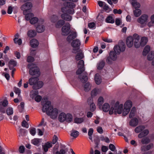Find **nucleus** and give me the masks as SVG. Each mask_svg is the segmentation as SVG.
I'll use <instances>...</instances> for the list:
<instances>
[{
    "label": "nucleus",
    "instance_id": "1",
    "mask_svg": "<svg viewBox=\"0 0 154 154\" xmlns=\"http://www.w3.org/2000/svg\"><path fill=\"white\" fill-rule=\"evenodd\" d=\"M42 103L43 106L42 110L43 112H46L47 115L52 119H55L57 117L59 110L56 108H53L51 102L48 100L47 98L45 97L42 99Z\"/></svg>",
    "mask_w": 154,
    "mask_h": 154
},
{
    "label": "nucleus",
    "instance_id": "2",
    "mask_svg": "<svg viewBox=\"0 0 154 154\" xmlns=\"http://www.w3.org/2000/svg\"><path fill=\"white\" fill-rule=\"evenodd\" d=\"M139 36L137 34H134L133 36H130L127 38L126 44L128 47L131 48L133 45L134 42L135 47L137 48H138L140 47L139 43Z\"/></svg>",
    "mask_w": 154,
    "mask_h": 154
},
{
    "label": "nucleus",
    "instance_id": "3",
    "mask_svg": "<svg viewBox=\"0 0 154 154\" xmlns=\"http://www.w3.org/2000/svg\"><path fill=\"white\" fill-rule=\"evenodd\" d=\"M123 105L120 104L119 101H117L115 104L114 107L112 106L110 108L109 114L110 115H112L114 113L116 115L120 114L122 113L123 114Z\"/></svg>",
    "mask_w": 154,
    "mask_h": 154
},
{
    "label": "nucleus",
    "instance_id": "4",
    "mask_svg": "<svg viewBox=\"0 0 154 154\" xmlns=\"http://www.w3.org/2000/svg\"><path fill=\"white\" fill-rule=\"evenodd\" d=\"M58 120L61 123L66 122L70 123L72 121L73 117L72 115L70 113H66L62 112L59 114Z\"/></svg>",
    "mask_w": 154,
    "mask_h": 154
},
{
    "label": "nucleus",
    "instance_id": "5",
    "mask_svg": "<svg viewBox=\"0 0 154 154\" xmlns=\"http://www.w3.org/2000/svg\"><path fill=\"white\" fill-rule=\"evenodd\" d=\"M132 105V102L131 100H128L126 101L124 105L123 116H125L129 113Z\"/></svg>",
    "mask_w": 154,
    "mask_h": 154
},
{
    "label": "nucleus",
    "instance_id": "6",
    "mask_svg": "<svg viewBox=\"0 0 154 154\" xmlns=\"http://www.w3.org/2000/svg\"><path fill=\"white\" fill-rule=\"evenodd\" d=\"M149 16L146 14H143L137 19V22L140 24V27H143L146 26L148 21Z\"/></svg>",
    "mask_w": 154,
    "mask_h": 154
},
{
    "label": "nucleus",
    "instance_id": "7",
    "mask_svg": "<svg viewBox=\"0 0 154 154\" xmlns=\"http://www.w3.org/2000/svg\"><path fill=\"white\" fill-rule=\"evenodd\" d=\"M28 67L30 69L29 73L30 75H34L37 74L39 75V70L36 64L33 63L29 64Z\"/></svg>",
    "mask_w": 154,
    "mask_h": 154
},
{
    "label": "nucleus",
    "instance_id": "8",
    "mask_svg": "<svg viewBox=\"0 0 154 154\" xmlns=\"http://www.w3.org/2000/svg\"><path fill=\"white\" fill-rule=\"evenodd\" d=\"M114 52L117 54H119L122 51H123L125 49V46L123 43L119 44L115 46Z\"/></svg>",
    "mask_w": 154,
    "mask_h": 154
},
{
    "label": "nucleus",
    "instance_id": "9",
    "mask_svg": "<svg viewBox=\"0 0 154 154\" xmlns=\"http://www.w3.org/2000/svg\"><path fill=\"white\" fill-rule=\"evenodd\" d=\"M71 45L73 48V51H76L80 48L81 42L79 39H76L73 40Z\"/></svg>",
    "mask_w": 154,
    "mask_h": 154
},
{
    "label": "nucleus",
    "instance_id": "10",
    "mask_svg": "<svg viewBox=\"0 0 154 154\" xmlns=\"http://www.w3.org/2000/svg\"><path fill=\"white\" fill-rule=\"evenodd\" d=\"M32 7V4L30 2H27L23 5L21 7V9L23 11L24 14H26V13L30 10Z\"/></svg>",
    "mask_w": 154,
    "mask_h": 154
},
{
    "label": "nucleus",
    "instance_id": "11",
    "mask_svg": "<svg viewBox=\"0 0 154 154\" xmlns=\"http://www.w3.org/2000/svg\"><path fill=\"white\" fill-rule=\"evenodd\" d=\"M84 61L82 60H80L78 64V70L76 71L77 74H81L84 70Z\"/></svg>",
    "mask_w": 154,
    "mask_h": 154
},
{
    "label": "nucleus",
    "instance_id": "12",
    "mask_svg": "<svg viewBox=\"0 0 154 154\" xmlns=\"http://www.w3.org/2000/svg\"><path fill=\"white\" fill-rule=\"evenodd\" d=\"M70 25L69 23H66L62 28V34L64 35H68L69 32Z\"/></svg>",
    "mask_w": 154,
    "mask_h": 154
},
{
    "label": "nucleus",
    "instance_id": "13",
    "mask_svg": "<svg viewBox=\"0 0 154 154\" xmlns=\"http://www.w3.org/2000/svg\"><path fill=\"white\" fill-rule=\"evenodd\" d=\"M63 5L64 6L61 8V11L62 12L64 13L67 11V8H74L75 6L74 4L73 3L69 2H65L63 3Z\"/></svg>",
    "mask_w": 154,
    "mask_h": 154
},
{
    "label": "nucleus",
    "instance_id": "14",
    "mask_svg": "<svg viewBox=\"0 0 154 154\" xmlns=\"http://www.w3.org/2000/svg\"><path fill=\"white\" fill-rule=\"evenodd\" d=\"M43 20H39L38 23V25L36 28V30L38 32H42L45 29V27L43 25Z\"/></svg>",
    "mask_w": 154,
    "mask_h": 154
},
{
    "label": "nucleus",
    "instance_id": "15",
    "mask_svg": "<svg viewBox=\"0 0 154 154\" xmlns=\"http://www.w3.org/2000/svg\"><path fill=\"white\" fill-rule=\"evenodd\" d=\"M99 109L105 112H107L108 111H109L110 108L109 104L108 103H106L103 106H102L101 108H99Z\"/></svg>",
    "mask_w": 154,
    "mask_h": 154
},
{
    "label": "nucleus",
    "instance_id": "16",
    "mask_svg": "<svg viewBox=\"0 0 154 154\" xmlns=\"http://www.w3.org/2000/svg\"><path fill=\"white\" fill-rule=\"evenodd\" d=\"M77 36V34L75 32H71V33L67 37V40L68 42H70L73 39L76 38Z\"/></svg>",
    "mask_w": 154,
    "mask_h": 154
},
{
    "label": "nucleus",
    "instance_id": "17",
    "mask_svg": "<svg viewBox=\"0 0 154 154\" xmlns=\"http://www.w3.org/2000/svg\"><path fill=\"white\" fill-rule=\"evenodd\" d=\"M52 146V144L51 142H47L42 145V147L44 151L46 152L48 151V149L51 147Z\"/></svg>",
    "mask_w": 154,
    "mask_h": 154
},
{
    "label": "nucleus",
    "instance_id": "18",
    "mask_svg": "<svg viewBox=\"0 0 154 154\" xmlns=\"http://www.w3.org/2000/svg\"><path fill=\"white\" fill-rule=\"evenodd\" d=\"M61 17L62 19L67 21H70L72 19L71 16L66 14H62Z\"/></svg>",
    "mask_w": 154,
    "mask_h": 154
},
{
    "label": "nucleus",
    "instance_id": "19",
    "mask_svg": "<svg viewBox=\"0 0 154 154\" xmlns=\"http://www.w3.org/2000/svg\"><path fill=\"white\" fill-rule=\"evenodd\" d=\"M84 57L83 54L81 50H80L75 56L76 60H79L83 58Z\"/></svg>",
    "mask_w": 154,
    "mask_h": 154
},
{
    "label": "nucleus",
    "instance_id": "20",
    "mask_svg": "<svg viewBox=\"0 0 154 154\" xmlns=\"http://www.w3.org/2000/svg\"><path fill=\"white\" fill-rule=\"evenodd\" d=\"M17 65L16 62L14 60H11L9 62L8 66L10 69H13V67Z\"/></svg>",
    "mask_w": 154,
    "mask_h": 154
},
{
    "label": "nucleus",
    "instance_id": "21",
    "mask_svg": "<svg viewBox=\"0 0 154 154\" xmlns=\"http://www.w3.org/2000/svg\"><path fill=\"white\" fill-rule=\"evenodd\" d=\"M43 85V83L42 82H37L35 83L34 85H33V87L36 89H37L42 88Z\"/></svg>",
    "mask_w": 154,
    "mask_h": 154
},
{
    "label": "nucleus",
    "instance_id": "22",
    "mask_svg": "<svg viewBox=\"0 0 154 154\" xmlns=\"http://www.w3.org/2000/svg\"><path fill=\"white\" fill-rule=\"evenodd\" d=\"M153 146V144L151 143L146 146H142L141 148V149L142 151H145L150 149Z\"/></svg>",
    "mask_w": 154,
    "mask_h": 154
},
{
    "label": "nucleus",
    "instance_id": "23",
    "mask_svg": "<svg viewBox=\"0 0 154 154\" xmlns=\"http://www.w3.org/2000/svg\"><path fill=\"white\" fill-rule=\"evenodd\" d=\"M42 140L38 138H34L31 140V143L32 144L37 146L40 144Z\"/></svg>",
    "mask_w": 154,
    "mask_h": 154
},
{
    "label": "nucleus",
    "instance_id": "24",
    "mask_svg": "<svg viewBox=\"0 0 154 154\" xmlns=\"http://www.w3.org/2000/svg\"><path fill=\"white\" fill-rule=\"evenodd\" d=\"M138 123V119L136 118H134L130 121L129 124L132 126H135L137 125Z\"/></svg>",
    "mask_w": 154,
    "mask_h": 154
},
{
    "label": "nucleus",
    "instance_id": "25",
    "mask_svg": "<svg viewBox=\"0 0 154 154\" xmlns=\"http://www.w3.org/2000/svg\"><path fill=\"white\" fill-rule=\"evenodd\" d=\"M30 44L32 47L36 48L38 45V42L37 40L33 39L30 41Z\"/></svg>",
    "mask_w": 154,
    "mask_h": 154
},
{
    "label": "nucleus",
    "instance_id": "26",
    "mask_svg": "<svg viewBox=\"0 0 154 154\" xmlns=\"http://www.w3.org/2000/svg\"><path fill=\"white\" fill-rule=\"evenodd\" d=\"M148 42V38L145 37H142L141 39L140 43L139 44L142 46H144Z\"/></svg>",
    "mask_w": 154,
    "mask_h": 154
},
{
    "label": "nucleus",
    "instance_id": "27",
    "mask_svg": "<svg viewBox=\"0 0 154 154\" xmlns=\"http://www.w3.org/2000/svg\"><path fill=\"white\" fill-rule=\"evenodd\" d=\"M149 133V131L147 130H145L143 131L140 133L138 135V137L141 138L146 136Z\"/></svg>",
    "mask_w": 154,
    "mask_h": 154
},
{
    "label": "nucleus",
    "instance_id": "28",
    "mask_svg": "<svg viewBox=\"0 0 154 154\" xmlns=\"http://www.w3.org/2000/svg\"><path fill=\"white\" fill-rule=\"evenodd\" d=\"M95 81L97 85L100 84L101 82V79L100 75L98 74H96L95 75Z\"/></svg>",
    "mask_w": 154,
    "mask_h": 154
},
{
    "label": "nucleus",
    "instance_id": "29",
    "mask_svg": "<svg viewBox=\"0 0 154 154\" xmlns=\"http://www.w3.org/2000/svg\"><path fill=\"white\" fill-rule=\"evenodd\" d=\"M132 6L135 9L139 8L140 7V4L137 2L136 0H131Z\"/></svg>",
    "mask_w": 154,
    "mask_h": 154
},
{
    "label": "nucleus",
    "instance_id": "30",
    "mask_svg": "<svg viewBox=\"0 0 154 154\" xmlns=\"http://www.w3.org/2000/svg\"><path fill=\"white\" fill-rule=\"evenodd\" d=\"M104 102V99L102 97H100L97 100V106L99 108H101L102 104Z\"/></svg>",
    "mask_w": 154,
    "mask_h": 154
},
{
    "label": "nucleus",
    "instance_id": "31",
    "mask_svg": "<svg viewBox=\"0 0 154 154\" xmlns=\"http://www.w3.org/2000/svg\"><path fill=\"white\" fill-rule=\"evenodd\" d=\"M38 81L37 78H32L29 79V83L30 85H34L35 83Z\"/></svg>",
    "mask_w": 154,
    "mask_h": 154
},
{
    "label": "nucleus",
    "instance_id": "32",
    "mask_svg": "<svg viewBox=\"0 0 154 154\" xmlns=\"http://www.w3.org/2000/svg\"><path fill=\"white\" fill-rule=\"evenodd\" d=\"M116 54L113 51H111L109 53L110 58L113 60H116L117 58Z\"/></svg>",
    "mask_w": 154,
    "mask_h": 154
},
{
    "label": "nucleus",
    "instance_id": "33",
    "mask_svg": "<svg viewBox=\"0 0 154 154\" xmlns=\"http://www.w3.org/2000/svg\"><path fill=\"white\" fill-rule=\"evenodd\" d=\"M150 50V47L149 45H146L145 47L143 54V55L146 56Z\"/></svg>",
    "mask_w": 154,
    "mask_h": 154
},
{
    "label": "nucleus",
    "instance_id": "34",
    "mask_svg": "<svg viewBox=\"0 0 154 154\" xmlns=\"http://www.w3.org/2000/svg\"><path fill=\"white\" fill-rule=\"evenodd\" d=\"M106 22L109 23H114V20L113 18L111 16H108L106 19Z\"/></svg>",
    "mask_w": 154,
    "mask_h": 154
},
{
    "label": "nucleus",
    "instance_id": "35",
    "mask_svg": "<svg viewBox=\"0 0 154 154\" xmlns=\"http://www.w3.org/2000/svg\"><path fill=\"white\" fill-rule=\"evenodd\" d=\"M154 58V51H151L147 56V59L149 61L152 60Z\"/></svg>",
    "mask_w": 154,
    "mask_h": 154
},
{
    "label": "nucleus",
    "instance_id": "36",
    "mask_svg": "<svg viewBox=\"0 0 154 154\" xmlns=\"http://www.w3.org/2000/svg\"><path fill=\"white\" fill-rule=\"evenodd\" d=\"M38 94V92L37 90L32 91L30 93V97L32 98H35Z\"/></svg>",
    "mask_w": 154,
    "mask_h": 154
},
{
    "label": "nucleus",
    "instance_id": "37",
    "mask_svg": "<svg viewBox=\"0 0 154 154\" xmlns=\"http://www.w3.org/2000/svg\"><path fill=\"white\" fill-rule=\"evenodd\" d=\"M79 135V132L74 130H72L71 133V136L74 138H76Z\"/></svg>",
    "mask_w": 154,
    "mask_h": 154
},
{
    "label": "nucleus",
    "instance_id": "38",
    "mask_svg": "<svg viewBox=\"0 0 154 154\" xmlns=\"http://www.w3.org/2000/svg\"><path fill=\"white\" fill-rule=\"evenodd\" d=\"M24 15H25L26 19L27 20H30L34 16L33 14L31 13H29L28 14L26 13V14Z\"/></svg>",
    "mask_w": 154,
    "mask_h": 154
},
{
    "label": "nucleus",
    "instance_id": "39",
    "mask_svg": "<svg viewBox=\"0 0 154 154\" xmlns=\"http://www.w3.org/2000/svg\"><path fill=\"white\" fill-rule=\"evenodd\" d=\"M27 35L30 37H33L36 35V32L35 30H29L28 32Z\"/></svg>",
    "mask_w": 154,
    "mask_h": 154
},
{
    "label": "nucleus",
    "instance_id": "40",
    "mask_svg": "<svg viewBox=\"0 0 154 154\" xmlns=\"http://www.w3.org/2000/svg\"><path fill=\"white\" fill-rule=\"evenodd\" d=\"M100 91L99 89L95 88L91 92V96L92 97H94L98 94Z\"/></svg>",
    "mask_w": 154,
    "mask_h": 154
},
{
    "label": "nucleus",
    "instance_id": "41",
    "mask_svg": "<svg viewBox=\"0 0 154 154\" xmlns=\"http://www.w3.org/2000/svg\"><path fill=\"white\" fill-rule=\"evenodd\" d=\"M136 111V108L134 107H133L131 109L129 114V118H131L134 116Z\"/></svg>",
    "mask_w": 154,
    "mask_h": 154
},
{
    "label": "nucleus",
    "instance_id": "42",
    "mask_svg": "<svg viewBox=\"0 0 154 154\" xmlns=\"http://www.w3.org/2000/svg\"><path fill=\"white\" fill-rule=\"evenodd\" d=\"M150 141L149 139L147 137H146L143 138L141 140V142L143 144H146L149 143Z\"/></svg>",
    "mask_w": 154,
    "mask_h": 154
},
{
    "label": "nucleus",
    "instance_id": "43",
    "mask_svg": "<svg viewBox=\"0 0 154 154\" xmlns=\"http://www.w3.org/2000/svg\"><path fill=\"white\" fill-rule=\"evenodd\" d=\"M145 127L143 126H139L135 129V131L137 133H138L144 129Z\"/></svg>",
    "mask_w": 154,
    "mask_h": 154
},
{
    "label": "nucleus",
    "instance_id": "44",
    "mask_svg": "<svg viewBox=\"0 0 154 154\" xmlns=\"http://www.w3.org/2000/svg\"><path fill=\"white\" fill-rule=\"evenodd\" d=\"M105 63L103 61H100L97 65V69H102L104 67Z\"/></svg>",
    "mask_w": 154,
    "mask_h": 154
},
{
    "label": "nucleus",
    "instance_id": "45",
    "mask_svg": "<svg viewBox=\"0 0 154 154\" xmlns=\"http://www.w3.org/2000/svg\"><path fill=\"white\" fill-rule=\"evenodd\" d=\"M8 104V102L6 100H4L0 102V106L3 107H6Z\"/></svg>",
    "mask_w": 154,
    "mask_h": 154
},
{
    "label": "nucleus",
    "instance_id": "46",
    "mask_svg": "<svg viewBox=\"0 0 154 154\" xmlns=\"http://www.w3.org/2000/svg\"><path fill=\"white\" fill-rule=\"evenodd\" d=\"M91 88V85L89 83H86L84 85V90L86 91H89Z\"/></svg>",
    "mask_w": 154,
    "mask_h": 154
},
{
    "label": "nucleus",
    "instance_id": "47",
    "mask_svg": "<svg viewBox=\"0 0 154 154\" xmlns=\"http://www.w3.org/2000/svg\"><path fill=\"white\" fill-rule=\"evenodd\" d=\"M65 23V21L63 20H60L58 21L56 24V27H59L63 26Z\"/></svg>",
    "mask_w": 154,
    "mask_h": 154
},
{
    "label": "nucleus",
    "instance_id": "48",
    "mask_svg": "<svg viewBox=\"0 0 154 154\" xmlns=\"http://www.w3.org/2000/svg\"><path fill=\"white\" fill-rule=\"evenodd\" d=\"M84 120L83 118H76L74 119V122L77 124H80Z\"/></svg>",
    "mask_w": 154,
    "mask_h": 154
},
{
    "label": "nucleus",
    "instance_id": "49",
    "mask_svg": "<svg viewBox=\"0 0 154 154\" xmlns=\"http://www.w3.org/2000/svg\"><path fill=\"white\" fill-rule=\"evenodd\" d=\"M141 11L139 9H136L134 11V14L136 17L139 16L141 14Z\"/></svg>",
    "mask_w": 154,
    "mask_h": 154
},
{
    "label": "nucleus",
    "instance_id": "50",
    "mask_svg": "<svg viewBox=\"0 0 154 154\" xmlns=\"http://www.w3.org/2000/svg\"><path fill=\"white\" fill-rule=\"evenodd\" d=\"M6 113L8 115H11L13 113V109L11 107H8L6 110Z\"/></svg>",
    "mask_w": 154,
    "mask_h": 154
},
{
    "label": "nucleus",
    "instance_id": "51",
    "mask_svg": "<svg viewBox=\"0 0 154 154\" xmlns=\"http://www.w3.org/2000/svg\"><path fill=\"white\" fill-rule=\"evenodd\" d=\"M58 17L56 15H54L52 16L51 18V21L52 23H55L57 20L58 19Z\"/></svg>",
    "mask_w": 154,
    "mask_h": 154
},
{
    "label": "nucleus",
    "instance_id": "52",
    "mask_svg": "<svg viewBox=\"0 0 154 154\" xmlns=\"http://www.w3.org/2000/svg\"><path fill=\"white\" fill-rule=\"evenodd\" d=\"M39 21H38V19L37 18L34 17L31 18L30 20V22L32 24H34L38 21V22Z\"/></svg>",
    "mask_w": 154,
    "mask_h": 154
},
{
    "label": "nucleus",
    "instance_id": "53",
    "mask_svg": "<svg viewBox=\"0 0 154 154\" xmlns=\"http://www.w3.org/2000/svg\"><path fill=\"white\" fill-rule=\"evenodd\" d=\"M29 132L32 136H34L36 134L35 129L34 128H30L29 129Z\"/></svg>",
    "mask_w": 154,
    "mask_h": 154
},
{
    "label": "nucleus",
    "instance_id": "54",
    "mask_svg": "<svg viewBox=\"0 0 154 154\" xmlns=\"http://www.w3.org/2000/svg\"><path fill=\"white\" fill-rule=\"evenodd\" d=\"M24 106V103L23 102H21L20 105L18 106V108L19 111L20 112H22L23 111Z\"/></svg>",
    "mask_w": 154,
    "mask_h": 154
},
{
    "label": "nucleus",
    "instance_id": "55",
    "mask_svg": "<svg viewBox=\"0 0 154 154\" xmlns=\"http://www.w3.org/2000/svg\"><path fill=\"white\" fill-rule=\"evenodd\" d=\"M14 91L16 94H18V96H19L21 93V90L20 89L17 87H15L14 88Z\"/></svg>",
    "mask_w": 154,
    "mask_h": 154
},
{
    "label": "nucleus",
    "instance_id": "56",
    "mask_svg": "<svg viewBox=\"0 0 154 154\" xmlns=\"http://www.w3.org/2000/svg\"><path fill=\"white\" fill-rule=\"evenodd\" d=\"M100 139L101 141H104L107 143H109L110 142L109 139L107 137H104L102 136L101 137Z\"/></svg>",
    "mask_w": 154,
    "mask_h": 154
},
{
    "label": "nucleus",
    "instance_id": "57",
    "mask_svg": "<svg viewBox=\"0 0 154 154\" xmlns=\"http://www.w3.org/2000/svg\"><path fill=\"white\" fill-rule=\"evenodd\" d=\"M79 78L83 82H85L87 81L88 79V77L86 75L83 76L82 79H81V76L80 75Z\"/></svg>",
    "mask_w": 154,
    "mask_h": 154
},
{
    "label": "nucleus",
    "instance_id": "58",
    "mask_svg": "<svg viewBox=\"0 0 154 154\" xmlns=\"http://www.w3.org/2000/svg\"><path fill=\"white\" fill-rule=\"evenodd\" d=\"M96 109V106L94 103H92L90 104V109L91 111H94Z\"/></svg>",
    "mask_w": 154,
    "mask_h": 154
},
{
    "label": "nucleus",
    "instance_id": "59",
    "mask_svg": "<svg viewBox=\"0 0 154 154\" xmlns=\"http://www.w3.org/2000/svg\"><path fill=\"white\" fill-rule=\"evenodd\" d=\"M22 125L24 127L28 128L29 127V125L28 123L25 120L23 121L22 123Z\"/></svg>",
    "mask_w": 154,
    "mask_h": 154
},
{
    "label": "nucleus",
    "instance_id": "60",
    "mask_svg": "<svg viewBox=\"0 0 154 154\" xmlns=\"http://www.w3.org/2000/svg\"><path fill=\"white\" fill-rule=\"evenodd\" d=\"M42 99V97L41 96L37 95L35 98V100L36 101L39 102Z\"/></svg>",
    "mask_w": 154,
    "mask_h": 154
},
{
    "label": "nucleus",
    "instance_id": "61",
    "mask_svg": "<svg viewBox=\"0 0 154 154\" xmlns=\"http://www.w3.org/2000/svg\"><path fill=\"white\" fill-rule=\"evenodd\" d=\"M88 26L90 28L93 29L95 27V24L94 23H88Z\"/></svg>",
    "mask_w": 154,
    "mask_h": 154
},
{
    "label": "nucleus",
    "instance_id": "62",
    "mask_svg": "<svg viewBox=\"0 0 154 154\" xmlns=\"http://www.w3.org/2000/svg\"><path fill=\"white\" fill-rule=\"evenodd\" d=\"M97 132L100 134H102L103 133V130L102 128L100 126L98 127L97 128Z\"/></svg>",
    "mask_w": 154,
    "mask_h": 154
},
{
    "label": "nucleus",
    "instance_id": "63",
    "mask_svg": "<svg viewBox=\"0 0 154 154\" xmlns=\"http://www.w3.org/2000/svg\"><path fill=\"white\" fill-rule=\"evenodd\" d=\"M109 149L112 151H114L116 149L115 146L112 144H109Z\"/></svg>",
    "mask_w": 154,
    "mask_h": 154
},
{
    "label": "nucleus",
    "instance_id": "64",
    "mask_svg": "<svg viewBox=\"0 0 154 154\" xmlns=\"http://www.w3.org/2000/svg\"><path fill=\"white\" fill-rule=\"evenodd\" d=\"M34 60V58L33 57L30 56H29L27 57V62H32Z\"/></svg>",
    "mask_w": 154,
    "mask_h": 154
}]
</instances>
